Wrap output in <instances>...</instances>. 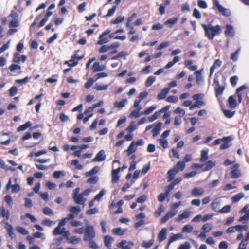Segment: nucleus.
<instances>
[{"label":"nucleus","mask_w":249,"mask_h":249,"mask_svg":"<svg viewBox=\"0 0 249 249\" xmlns=\"http://www.w3.org/2000/svg\"><path fill=\"white\" fill-rule=\"evenodd\" d=\"M202 27L205 31V36L209 39H213L214 36L219 34L220 27L219 25L212 26L211 24H202Z\"/></svg>","instance_id":"nucleus-1"},{"label":"nucleus","mask_w":249,"mask_h":249,"mask_svg":"<svg viewBox=\"0 0 249 249\" xmlns=\"http://www.w3.org/2000/svg\"><path fill=\"white\" fill-rule=\"evenodd\" d=\"M79 188L74 190L73 199L76 204L82 205L84 207L86 199L84 197L83 194H79Z\"/></svg>","instance_id":"nucleus-2"},{"label":"nucleus","mask_w":249,"mask_h":249,"mask_svg":"<svg viewBox=\"0 0 249 249\" xmlns=\"http://www.w3.org/2000/svg\"><path fill=\"white\" fill-rule=\"evenodd\" d=\"M95 237V232L93 227L91 226H88L86 227L85 231V236L84 240L85 241L92 240Z\"/></svg>","instance_id":"nucleus-3"},{"label":"nucleus","mask_w":249,"mask_h":249,"mask_svg":"<svg viewBox=\"0 0 249 249\" xmlns=\"http://www.w3.org/2000/svg\"><path fill=\"white\" fill-rule=\"evenodd\" d=\"M84 57V55L79 56L77 54H74L71 56V59L69 61H66L65 64H68L69 66L71 67H74L78 64V61L82 59Z\"/></svg>","instance_id":"nucleus-4"},{"label":"nucleus","mask_w":249,"mask_h":249,"mask_svg":"<svg viewBox=\"0 0 249 249\" xmlns=\"http://www.w3.org/2000/svg\"><path fill=\"white\" fill-rule=\"evenodd\" d=\"M124 204V201L123 200H120L117 203H115L113 201L111 204L109 205V208L111 210L114 209L115 208H117V209L116 210H114L112 212V213L113 214H117L120 213H122L123 210L122 208V206Z\"/></svg>","instance_id":"nucleus-5"},{"label":"nucleus","mask_w":249,"mask_h":249,"mask_svg":"<svg viewBox=\"0 0 249 249\" xmlns=\"http://www.w3.org/2000/svg\"><path fill=\"white\" fill-rule=\"evenodd\" d=\"M144 141L142 139H140L137 142L133 141L126 150L128 152V154L130 155L135 152L137 150V146L138 145H142Z\"/></svg>","instance_id":"nucleus-6"},{"label":"nucleus","mask_w":249,"mask_h":249,"mask_svg":"<svg viewBox=\"0 0 249 249\" xmlns=\"http://www.w3.org/2000/svg\"><path fill=\"white\" fill-rule=\"evenodd\" d=\"M111 32L109 29L105 31L101 35H100L97 44L98 45L104 44L109 41L108 34Z\"/></svg>","instance_id":"nucleus-7"},{"label":"nucleus","mask_w":249,"mask_h":249,"mask_svg":"<svg viewBox=\"0 0 249 249\" xmlns=\"http://www.w3.org/2000/svg\"><path fill=\"white\" fill-rule=\"evenodd\" d=\"M249 205L246 204L240 211V213H245V214L238 219L239 222H244L249 219Z\"/></svg>","instance_id":"nucleus-8"},{"label":"nucleus","mask_w":249,"mask_h":249,"mask_svg":"<svg viewBox=\"0 0 249 249\" xmlns=\"http://www.w3.org/2000/svg\"><path fill=\"white\" fill-rule=\"evenodd\" d=\"M53 235H63L64 237H67L69 235V231H66L65 228H61V227L58 225L53 231Z\"/></svg>","instance_id":"nucleus-9"},{"label":"nucleus","mask_w":249,"mask_h":249,"mask_svg":"<svg viewBox=\"0 0 249 249\" xmlns=\"http://www.w3.org/2000/svg\"><path fill=\"white\" fill-rule=\"evenodd\" d=\"M214 4L216 7L218 11L223 16H229L231 14L230 11L222 7L217 0H214Z\"/></svg>","instance_id":"nucleus-10"},{"label":"nucleus","mask_w":249,"mask_h":249,"mask_svg":"<svg viewBox=\"0 0 249 249\" xmlns=\"http://www.w3.org/2000/svg\"><path fill=\"white\" fill-rule=\"evenodd\" d=\"M177 213V211L176 210H171L168 211L166 214L160 219L161 223H165L170 218L173 217Z\"/></svg>","instance_id":"nucleus-11"},{"label":"nucleus","mask_w":249,"mask_h":249,"mask_svg":"<svg viewBox=\"0 0 249 249\" xmlns=\"http://www.w3.org/2000/svg\"><path fill=\"white\" fill-rule=\"evenodd\" d=\"M106 159V155L104 150H100L96 155L95 157L92 160L94 162H101Z\"/></svg>","instance_id":"nucleus-12"},{"label":"nucleus","mask_w":249,"mask_h":249,"mask_svg":"<svg viewBox=\"0 0 249 249\" xmlns=\"http://www.w3.org/2000/svg\"><path fill=\"white\" fill-rule=\"evenodd\" d=\"M120 171V168H118L116 169H113L112 171V182L113 183H117L120 178L119 173Z\"/></svg>","instance_id":"nucleus-13"},{"label":"nucleus","mask_w":249,"mask_h":249,"mask_svg":"<svg viewBox=\"0 0 249 249\" xmlns=\"http://www.w3.org/2000/svg\"><path fill=\"white\" fill-rule=\"evenodd\" d=\"M11 179L10 178L6 185L7 189H9V188L11 187L12 189V192L13 193H17L19 192L20 189V185L18 184L11 185Z\"/></svg>","instance_id":"nucleus-14"},{"label":"nucleus","mask_w":249,"mask_h":249,"mask_svg":"<svg viewBox=\"0 0 249 249\" xmlns=\"http://www.w3.org/2000/svg\"><path fill=\"white\" fill-rule=\"evenodd\" d=\"M167 234V229L163 228L159 232L158 236V238L160 242H162L166 238Z\"/></svg>","instance_id":"nucleus-15"},{"label":"nucleus","mask_w":249,"mask_h":249,"mask_svg":"<svg viewBox=\"0 0 249 249\" xmlns=\"http://www.w3.org/2000/svg\"><path fill=\"white\" fill-rule=\"evenodd\" d=\"M123 29H119L116 31H115L114 32L111 33V32L108 35L109 38H114V39H119L122 40H123L124 39V36H115V34L123 32Z\"/></svg>","instance_id":"nucleus-16"},{"label":"nucleus","mask_w":249,"mask_h":249,"mask_svg":"<svg viewBox=\"0 0 249 249\" xmlns=\"http://www.w3.org/2000/svg\"><path fill=\"white\" fill-rule=\"evenodd\" d=\"M0 216L3 218H5L7 220L9 218V212L7 210H6L5 208L3 206H1L0 208Z\"/></svg>","instance_id":"nucleus-17"},{"label":"nucleus","mask_w":249,"mask_h":249,"mask_svg":"<svg viewBox=\"0 0 249 249\" xmlns=\"http://www.w3.org/2000/svg\"><path fill=\"white\" fill-rule=\"evenodd\" d=\"M178 172V170L176 169V168H173L171 169L168 171V181H171L173 180L176 174Z\"/></svg>","instance_id":"nucleus-18"},{"label":"nucleus","mask_w":249,"mask_h":249,"mask_svg":"<svg viewBox=\"0 0 249 249\" xmlns=\"http://www.w3.org/2000/svg\"><path fill=\"white\" fill-rule=\"evenodd\" d=\"M170 90V88H163L161 92L158 94L157 96V98L158 100H161L164 99L166 95L168 94L169 91Z\"/></svg>","instance_id":"nucleus-19"},{"label":"nucleus","mask_w":249,"mask_h":249,"mask_svg":"<svg viewBox=\"0 0 249 249\" xmlns=\"http://www.w3.org/2000/svg\"><path fill=\"white\" fill-rule=\"evenodd\" d=\"M103 104V101H101L99 102L94 104L91 107H88L87 109L84 111V114H87L89 112H91L93 111L94 109L101 106Z\"/></svg>","instance_id":"nucleus-20"},{"label":"nucleus","mask_w":249,"mask_h":249,"mask_svg":"<svg viewBox=\"0 0 249 249\" xmlns=\"http://www.w3.org/2000/svg\"><path fill=\"white\" fill-rule=\"evenodd\" d=\"M225 28V34L229 36H233L234 35L233 27L230 25H227Z\"/></svg>","instance_id":"nucleus-21"},{"label":"nucleus","mask_w":249,"mask_h":249,"mask_svg":"<svg viewBox=\"0 0 249 249\" xmlns=\"http://www.w3.org/2000/svg\"><path fill=\"white\" fill-rule=\"evenodd\" d=\"M201 70L196 71L195 72L196 75V83L198 85H201L203 82V77L201 74Z\"/></svg>","instance_id":"nucleus-22"},{"label":"nucleus","mask_w":249,"mask_h":249,"mask_svg":"<svg viewBox=\"0 0 249 249\" xmlns=\"http://www.w3.org/2000/svg\"><path fill=\"white\" fill-rule=\"evenodd\" d=\"M162 124V123L159 122L156 124V125L155 126V127L152 129V132L154 137L159 134V131L161 129Z\"/></svg>","instance_id":"nucleus-23"},{"label":"nucleus","mask_w":249,"mask_h":249,"mask_svg":"<svg viewBox=\"0 0 249 249\" xmlns=\"http://www.w3.org/2000/svg\"><path fill=\"white\" fill-rule=\"evenodd\" d=\"M93 72H97L103 71L105 69V66L100 65L99 62H95L92 67Z\"/></svg>","instance_id":"nucleus-24"},{"label":"nucleus","mask_w":249,"mask_h":249,"mask_svg":"<svg viewBox=\"0 0 249 249\" xmlns=\"http://www.w3.org/2000/svg\"><path fill=\"white\" fill-rule=\"evenodd\" d=\"M221 63L222 62L219 59H217L215 61L214 64L210 68V77L212 76L215 68L217 67H220L221 65Z\"/></svg>","instance_id":"nucleus-25"},{"label":"nucleus","mask_w":249,"mask_h":249,"mask_svg":"<svg viewBox=\"0 0 249 249\" xmlns=\"http://www.w3.org/2000/svg\"><path fill=\"white\" fill-rule=\"evenodd\" d=\"M113 241V238L110 236L107 235L104 237V244L106 247H111V244Z\"/></svg>","instance_id":"nucleus-26"},{"label":"nucleus","mask_w":249,"mask_h":249,"mask_svg":"<svg viewBox=\"0 0 249 249\" xmlns=\"http://www.w3.org/2000/svg\"><path fill=\"white\" fill-rule=\"evenodd\" d=\"M204 193V190L202 188L197 187L194 188L191 191V194L193 196H199L202 195Z\"/></svg>","instance_id":"nucleus-27"},{"label":"nucleus","mask_w":249,"mask_h":249,"mask_svg":"<svg viewBox=\"0 0 249 249\" xmlns=\"http://www.w3.org/2000/svg\"><path fill=\"white\" fill-rule=\"evenodd\" d=\"M66 238L68 243L73 245L77 244L80 241V238L76 237V236L68 237V236Z\"/></svg>","instance_id":"nucleus-28"},{"label":"nucleus","mask_w":249,"mask_h":249,"mask_svg":"<svg viewBox=\"0 0 249 249\" xmlns=\"http://www.w3.org/2000/svg\"><path fill=\"white\" fill-rule=\"evenodd\" d=\"M142 109V107L140 106L136 110L133 111L131 112V113L130 114L129 117L130 118H138L141 114H140L139 112Z\"/></svg>","instance_id":"nucleus-29"},{"label":"nucleus","mask_w":249,"mask_h":249,"mask_svg":"<svg viewBox=\"0 0 249 249\" xmlns=\"http://www.w3.org/2000/svg\"><path fill=\"white\" fill-rule=\"evenodd\" d=\"M32 125V123L30 121L27 122L25 124L20 125L17 128V131L20 132L24 131Z\"/></svg>","instance_id":"nucleus-30"},{"label":"nucleus","mask_w":249,"mask_h":249,"mask_svg":"<svg viewBox=\"0 0 249 249\" xmlns=\"http://www.w3.org/2000/svg\"><path fill=\"white\" fill-rule=\"evenodd\" d=\"M228 104L230 107L234 108L237 106L236 100L233 96H231L228 99Z\"/></svg>","instance_id":"nucleus-31"},{"label":"nucleus","mask_w":249,"mask_h":249,"mask_svg":"<svg viewBox=\"0 0 249 249\" xmlns=\"http://www.w3.org/2000/svg\"><path fill=\"white\" fill-rule=\"evenodd\" d=\"M230 176L232 178H237L241 176L240 171L238 169H233L230 172Z\"/></svg>","instance_id":"nucleus-32"},{"label":"nucleus","mask_w":249,"mask_h":249,"mask_svg":"<svg viewBox=\"0 0 249 249\" xmlns=\"http://www.w3.org/2000/svg\"><path fill=\"white\" fill-rule=\"evenodd\" d=\"M205 103L202 100L196 101L194 104L190 106L189 109L192 110L196 107L200 108L201 106H203Z\"/></svg>","instance_id":"nucleus-33"},{"label":"nucleus","mask_w":249,"mask_h":249,"mask_svg":"<svg viewBox=\"0 0 249 249\" xmlns=\"http://www.w3.org/2000/svg\"><path fill=\"white\" fill-rule=\"evenodd\" d=\"M190 215V213L189 212L185 211L183 212L182 213L178 215V217L176 218V221L179 222L183 219L187 218L189 217Z\"/></svg>","instance_id":"nucleus-34"},{"label":"nucleus","mask_w":249,"mask_h":249,"mask_svg":"<svg viewBox=\"0 0 249 249\" xmlns=\"http://www.w3.org/2000/svg\"><path fill=\"white\" fill-rule=\"evenodd\" d=\"M178 20V18L176 17L171 19H169L165 22V25L169 27H172V26L175 24Z\"/></svg>","instance_id":"nucleus-35"},{"label":"nucleus","mask_w":249,"mask_h":249,"mask_svg":"<svg viewBox=\"0 0 249 249\" xmlns=\"http://www.w3.org/2000/svg\"><path fill=\"white\" fill-rule=\"evenodd\" d=\"M206 166L203 169V171H206L211 169L215 165V161H212L209 160L205 163Z\"/></svg>","instance_id":"nucleus-36"},{"label":"nucleus","mask_w":249,"mask_h":249,"mask_svg":"<svg viewBox=\"0 0 249 249\" xmlns=\"http://www.w3.org/2000/svg\"><path fill=\"white\" fill-rule=\"evenodd\" d=\"M161 112L160 110L155 112L154 114L148 117V121L149 122H153L156 119H158L161 115Z\"/></svg>","instance_id":"nucleus-37"},{"label":"nucleus","mask_w":249,"mask_h":249,"mask_svg":"<svg viewBox=\"0 0 249 249\" xmlns=\"http://www.w3.org/2000/svg\"><path fill=\"white\" fill-rule=\"evenodd\" d=\"M98 172L99 167L98 166H95L89 171L86 172L85 176L86 177L92 176V175L97 174Z\"/></svg>","instance_id":"nucleus-38"},{"label":"nucleus","mask_w":249,"mask_h":249,"mask_svg":"<svg viewBox=\"0 0 249 249\" xmlns=\"http://www.w3.org/2000/svg\"><path fill=\"white\" fill-rule=\"evenodd\" d=\"M69 212L72 213L75 215H77L81 211V209L79 206H70L69 208Z\"/></svg>","instance_id":"nucleus-39"},{"label":"nucleus","mask_w":249,"mask_h":249,"mask_svg":"<svg viewBox=\"0 0 249 249\" xmlns=\"http://www.w3.org/2000/svg\"><path fill=\"white\" fill-rule=\"evenodd\" d=\"M208 158V150H203L201 152V158L200 159V161L203 162L205 161Z\"/></svg>","instance_id":"nucleus-40"},{"label":"nucleus","mask_w":249,"mask_h":249,"mask_svg":"<svg viewBox=\"0 0 249 249\" xmlns=\"http://www.w3.org/2000/svg\"><path fill=\"white\" fill-rule=\"evenodd\" d=\"M112 233L116 235H123L124 233V231L120 228H114L112 230Z\"/></svg>","instance_id":"nucleus-41"},{"label":"nucleus","mask_w":249,"mask_h":249,"mask_svg":"<svg viewBox=\"0 0 249 249\" xmlns=\"http://www.w3.org/2000/svg\"><path fill=\"white\" fill-rule=\"evenodd\" d=\"M219 204L220 202L217 201V199L214 200L211 203L212 209L215 211H218Z\"/></svg>","instance_id":"nucleus-42"},{"label":"nucleus","mask_w":249,"mask_h":249,"mask_svg":"<svg viewBox=\"0 0 249 249\" xmlns=\"http://www.w3.org/2000/svg\"><path fill=\"white\" fill-rule=\"evenodd\" d=\"M243 193L238 194L232 197L231 199L233 203H236L244 197Z\"/></svg>","instance_id":"nucleus-43"},{"label":"nucleus","mask_w":249,"mask_h":249,"mask_svg":"<svg viewBox=\"0 0 249 249\" xmlns=\"http://www.w3.org/2000/svg\"><path fill=\"white\" fill-rule=\"evenodd\" d=\"M108 88L107 85H99L96 84L94 87L95 89L97 91H102L107 89Z\"/></svg>","instance_id":"nucleus-44"},{"label":"nucleus","mask_w":249,"mask_h":249,"mask_svg":"<svg viewBox=\"0 0 249 249\" xmlns=\"http://www.w3.org/2000/svg\"><path fill=\"white\" fill-rule=\"evenodd\" d=\"M230 141H231V139L230 137H224L222 139H216L213 142V145H215L219 144L222 141H229V142Z\"/></svg>","instance_id":"nucleus-45"},{"label":"nucleus","mask_w":249,"mask_h":249,"mask_svg":"<svg viewBox=\"0 0 249 249\" xmlns=\"http://www.w3.org/2000/svg\"><path fill=\"white\" fill-rule=\"evenodd\" d=\"M54 224H55V222H54L50 219H43L42 221V225L47 226L48 227H51Z\"/></svg>","instance_id":"nucleus-46"},{"label":"nucleus","mask_w":249,"mask_h":249,"mask_svg":"<svg viewBox=\"0 0 249 249\" xmlns=\"http://www.w3.org/2000/svg\"><path fill=\"white\" fill-rule=\"evenodd\" d=\"M164 211V207L163 205H160V207L155 212V216L157 217H159L161 213Z\"/></svg>","instance_id":"nucleus-47"},{"label":"nucleus","mask_w":249,"mask_h":249,"mask_svg":"<svg viewBox=\"0 0 249 249\" xmlns=\"http://www.w3.org/2000/svg\"><path fill=\"white\" fill-rule=\"evenodd\" d=\"M0 168L5 169L6 170H11L12 171H15V169L11 167H7V166L5 164L4 161L2 160L1 159H0Z\"/></svg>","instance_id":"nucleus-48"},{"label":"nucleus","mask_w":249,"mask_h":249,"mask_svg":"<svg viewBox=\"0 0 249 249\" xmlns=\"http://www.w3.org/2000/svg\"><path fill=\"white\" fill-rule=\"evenodd\" d=\"M71 164L75 166L76 169L81 170L83 168V166L79 163V161L77 160H73L71 161Z\"/></svg>","instance_id":"nucleus-49"},{"label":"nucleus","mask_w":249,"mask_h":249,"mask_svg":"<svg viewBox=\"0 0 249 249\" xmlns=\"http://www.w3.org/2000/svg\"><path fill=\"white\" fill-rule=\"evenodd\" d=\"M95 81V79H94L92 78H89L85 83V88L87 89H89L93 85Z\"/></svg>","instance_id":"nucleus-50"},{"label":"nucleus","mask_w":249,"mask_h":249,"mask_svg":"<svg viewBox=\"0 0 249 249\" xmlns=\"http://www.w3.org/2000/svg\"><path fill=\"white\" fill-rule=\"evenodd\" d=\"M4 200L7 203V204H8V206L11 207L13 205V200H12V198L10 195H6L4 197Z\"/></svg>","instance_id":"nucleus-51"},{"label":"nucleus","mask_w":249,"mask_h":249,"mask_svg":"<svg viewBox=\"0 0 249 249\" xmlns=\"http://www.w3.org/2000/svg\"><path fill=\"white\" fill-rule=\"evenodd\" d=\"M185 164L184 162L178 161L177 163L175 168H176V169H178V171L179 170L180 171H183L184 170V169L185 168Z\"/></svg>","instance_id":"nucleus-52"},{"label":"nucleus","mask_w":249,"mask_h":249,"mask_svg":"<svg viewBox=\"0 0 249 249\" xmlns=\"http://www.w3.org/2000/svg\"><path fill=\"white\" fill-rule=\"evenodd\" d=\"M193 229V227L191 225H186L184 226V227L183 228L182 230V232H185L187 233H190Z\"/></svg>","instance_id":"nucleus-53"},{"label":"nucleus","mask_w":249,"mask_h":249,"mask_svg":"<svg viewBox=\"0 0 249 249\" xmlns=\"http://www.w3.org/2000/svg\"><path fill=\"white\" fill-rule=\"evenodd\" d=\"M98 181V178L97 176H91L89 178L87 182L92 184H96Z\"/></svg>","instance_id":"nucleus-54"},{"label":"nucleus","mask_w":249,"mask_h":249,"mask_svg":"<svg viewBox=\"0 0 249 249\" xmlns=\"http://www.w3.org/2000/svg\"><path fill=\"white\" fill-rule=\"evenodd\" d=\"M9 69L11 72H13L16 70H18V71L20 70L21 69V67L20 65L13 64L9 66Z\"/></svg>","instance_id":"nucleus-55"},{"label":"nucleus","mask_w":249,"mask_h":249,"mask_svg":"<svg viewBox=\"0 0 249 249\" xmlns=\"http://www.w3.org/2000/svg\"><path fill=\"white\" fill-rule=\"evenodd\" d=\"M42 211L43 213L46 215H51L53 214V211L52 210V209L48 207L44 208L42 210Z\"/></svg>","instance_id":"nucleus-56"},{"label":"nucleus","mask_w":249,"mask_h":249,"mask_svg":"<svg viewBox=\"0 0 249 249\" xmlns=\"http://www.w3.org/2000/svg\"><path fill=\"white\" fill-rule=\"evenodd\" d=\"M224 89H225V87L223 86H220L218 87L217 88H216V89H215L216 96L217 97H218L219 95H220L222 93L223 90H224Z\"/></svg>","instance_id":"nucleus-57"},{"label":"nucleus","mask_w":249,"mask_h":249,"mask_svg":"<svg viewBox=\"0 0 249 249\" xmlns=\"http://www.w3.org/2000/svg\"><path fill=\"white\" fill-rule=\"evenodd\" d=\"M107 76V74L106 72H103L96 74L94 75V78L95 80L96 81L100 78H104Z\"/></svg>","instance_id":"nucleus-58"},{"label":"nucleus","mask_w":249,"mask_h":249,"mask_svg":"<svg viewBox=\"0 0 249 249\" xmlns=\"http://www.w3.org/2000/svg\"><path fill=\"white\" fill-rule=\"evenodd\" d=\"M156 108V106H151L141 113L142 115H148Z\"/></svg>","instance_id":"nucleus-59"},{"label":"nucleus","mask_w":249,"mask_h":249,"mask_svg":"<svg viewBox=\"0 0 249 249\" xmlns=\"http://www.w3.org/2000/svg\"><path fill=\"white\" fill-rule=\"evenodd\" d=\"M9 95L11 97H13L15 96L18 91L17 88L15 86H12L10 89H9Z\"/></svg>","instance_id":"nucleus-60"},{"label":"nucleus","mask_w":249,"mask_h":249,"mask_svg":"<svg viewBox=\"0 0 249 249\" xmlns=\"http://www.w3.org/2000/svg\"><path fill=\"white\" fill-rule=\"evenodd\" d=\"M212 228V225L210 223H206L201 228L202 230L206 232H209Z\"/></svg>","instance_id":"nucleus-61"},{"label":"nucleus","mask_w":249,"mask_h":249,"mask_svg":"<svg viewBox=\"0 0 249 249\" xmlns=\"http://www.w3.org/2000/svg\"><path fill=\"white\" fill-rule=\"evenodd\" d=\"M240 51V48H238L233 53L231 56V59L233 61H235L237 60L238 55Z\"/></svg>","instance_id":"nucleus-62"},{"label":"nucleus","mask_w":249,"mask_h":249,"mask_svg":"<svg viewBox=\"0 0 249 249\" xmlns=\"http://www.w3.org/2000/svg\"><path fill=\"white\" fill-rule=\"evenodd\" d=\"M136 125L135 124V122L133 121L131 122V124L129 126H128L126 130L128 131L129 133L132 132L134 130L136 129Z\"/></svg>","instance_id":"nucleus-63"},{"label":"nucleus","mask_w":249,"mask_h":249,"mask_svg":"<svg viewBox=\"0 0 249 249\" xmlns=\"http://www.w3.org/2000/svg\"><path fill=\"white\" fill-rule=\"evenodd\" d=\"M247 244V241H246L245 239L242 240V241L241 242L239 245L238 249H246Z\"/></svg>","instance_id":"nucleus-64"}]
</instances>
